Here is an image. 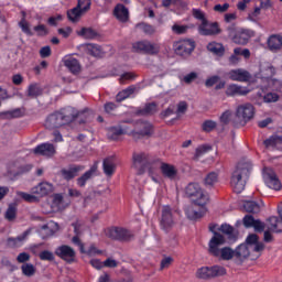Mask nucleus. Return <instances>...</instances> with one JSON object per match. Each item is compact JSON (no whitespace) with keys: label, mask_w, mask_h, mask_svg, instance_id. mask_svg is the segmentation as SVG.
Wrapping results in <instances>:
<instances>
[{"label":"nucleus","mask_w":282,"mask_h":282,"mask_svg":"<svg viewBox=\"0 0 282 282\" xmlns=\"http://www.w3.org/2000/svg\"><path fill=\"white\" fill-rule=\"evenodd\" d=\"M213 147L208 144L200 145L196 149V158H200V155H204V153H208V151H212Z\"/></svg>","instance_id":"nucleus-59"},{"label":"nucleus","mask_w":282,"mask_h":282,"mask_svg":"<svg viewBox=\"0 0 282 282\" xmlns=\"http://www.w3.org/2000/svg\"><path fill=\"white\" fill-rule=\"evenodd\" d=\"M29 98H39L43 96V88L39 84H31L28 88Z\"/></svg>","instance_id":"nucleus-40"},{"label":"nucleus","mask_w":282,"mask_h":282,"mask_svg":"<svg viewBox=\"0 0 282 282\" xmlns=\"http://www.w3.org/2000/svg\"><path fill=\"white\" fill-rule=\"evenodd\" d=\"M4 116H7V118H22L23 110H21V108L9 110L4 112Z\"/></svg>","instance_id":"nucleus-55"},{"label":"nucleus","mask_w":282,"mask_h":282,"mask_svg":"<svg viewBox=\"0 0 282 282\" xmlns=\"http://www.w3.org/2000/svg\"><path fill=\"white\" fill-rule=\"evenodd\" d=\"M226 243V237L220 232H215L208 242V253L212 257H219L221 246Z\"/></svg>","instance_id":"nucleus-10"},{"label":"nucleus","mask_w":282,"mask_h":282,"mask_svg":"<svg viewBox=\"0 0 282 282\" xmlns=\"http://www.w3.org/2000/svg\"><path fill=\"white\" fill-rule=\"evenodd\" d=\"M248 94H250V89L237 84H231L226 89V96H248Z\"/></svg>","instance_id":"nucleus-24"},{"label":"nucleus","mask_w":282,"mask_h":282,"mask_svg":"<svg viewBox=\"0 0 282 282\" xmlns=\"http://www.w3.org/2000/svg\"><path fill=\"white\" fill-rule=\"evenodd\" d=\"M77 35L82 36V39L94 41V39H98L100 36V33H98L94 28H82L80 31H77Z\"/></svg>","instance_id":"nucleus-28"},{"label":"nucleus","mask_w":282,"mask_h":282,"mask_svg":"<svg viewBox=\"0 0 282 282\" xmlns=\"http://www.w3.org/2000/svg\"><path fill=\"white\" fill-rule=\"evenodd\" d=\"M267 44L270 52H280L282 48V36L279 34H273L269 36Z\"/></svg>","instance_id":"nucleus-25"},{"label":"nucleus","mask_w":282,"mask_h":282,"mask_svg":"<svg viewBox=\"0 0 282 282\" xmlns=\"http://www.w3.org/2000/svg\"><path fill=\"white\" fill-rule=\"evenodd\" d=\"M252 228L254 229V232H263L265 230V223L260 219H256Z\"/></svg>","instance_id":"nucleus-62"},{"label":"nucleus","mask_w":282,"mask_h":282,"mask_svg":"<svg viewBox=\"0 0 282 282\" xmlns=\"http://www.w3.org/2000/svg\"><path fill=\"white\" fill-rule=\"evenodd\" d=\"M174 52L177 56H182V58H188L191 54L195 51V41L192 40H183L177 42L174 46Z\"/></svg>","instance_id":"nucleus-11"},{"label":"nucleus","mask_w":282,"mask_h":282,"mask_svg":"<svg viewBox=\"0 0 282 282\" xmlns=\"http://www.w3.org/2000/svg\"><path fill=\"white\" fill-rule=\"evenodd\" d=\"M133 50H135V52H141L142 54H149L150 56H155L160 54V44L152 43L149 40H144V41L134 43Z\"/></svg>","instance_id":"nucleus-9"},{"label":"nucleus","mask_w":282,"mask_h":282,"mask_svg":"<svg viewBox=\"0 0 282 282\" xmlns=\"http://www.w3.org/2000/svg\"><path fill=\"white\" fill-rule=\"evenodd\" d=\"M39 258L41 261H54V253L48 250L40 252Z\"/></svg>","instance_id":"nucleus-57"},{"label":"nucleus","mask_w":282,"mask_h":282,"mask_svg":"<svg viewBox=\"0 0 282 282\" xmlns=\"http://www.w3.org/2000/svg\"><path fill=\"white\" fill-rule=\"evenodd\" d=\"M33 30L35 32H37V36H47V34H48L47 28H45L44 24H39V25L34 26Z\"/></svg>","instance_id":"nucleus-63"},{"label":"nucleus","mask_w":282,"mask_h":282,"mask_svg":"<svg viewBox=\"0 0 282 282\" xmlns=\"http://www.w3.org/2000/svg\"><path fill=\"white\" fill-rule=\"evenodd\" d=\"M113 17L120 21V23H127L129 21V9L124 4H117L113 9Z\"/></svg>","instance_id":"nucleus-23"},{"label":"nucleus","mask_w":282,"mask_h":282,"mask_svg":"<svg viewBox=\"0 0 282 282\" xmlns=\"http://www.w3.org/2000/svg\"><path fill=\"white\" fill-rule=\"evenodd\" d=\"M218 175L215 172H210L204 180V184L207 188H213L217 184Z\"/></svg>","instance_id":"nucleus-48"},{"label":"nucleus","mask_w":282,"mask_h":282,"mask_svg":"<svg viewBox=\"0 0 282 282\" xmlns=\"http://www.w3.org/2000/svg\"><path fill=\"white\" fill-rule=\"evenodd\" d=\"M65 67L69 69L72 74H79L80 73V63H78V59L74 57H68L64 61Z\"/></svg>","instance_id":"nucleus-31"},{"label":"nucleus","mask_w":282,"mask_h":282,"mask_svg":"<svg viewBox=\"0 0 282 282\" xmlns=\"http://www.w3.org/2000/svg\"><path fill=\"white\" fill-rule=\"evenodd\" d=\"M18 197L24 199V202H29V204H35L39 202V196L36 194H29L25 192H17Z\"/></svg>","instance_id":"nucleus-44"},{"label":"nucleus","mask_w":282,"mask_h":282,"mask_svg":"<svg viewBox=\"0 0 282 282\" xmlns=\"http://www.w3.org/2000/svg\"><path fill=\"white\" fill-rule=\"evenodd\" d=\"M86 54L94 56L95 58H102L105 56V51L102 46L94 43L86 44Z\"/></svg>","instance_id":"nucleus-27"},{"label":"nucleus","mask_w":282,"mask_h":282,"mask_svg":"<svg viewBox=\"0 0 282 282\" xmlns=\"http://www.w3.org/2000/svg\"><path fill=\"white\" fill-rule=\"evenodd\" d=\"M263 181L269 188H272L273 191H281V181H279V177L276 176V173H274V170L270 167L264 169Z\"/></svg>","instance_id":"nucleus-14"},{"label":"nucleus","mask_w":282,"mask_h":282,"mask_svg":"<svg viewBox=\"0 0 282 282\" xmlns=\"http://www.w3.org/2000/svg\"><path fill=\"white\" fill-rule=\"evenodd\" d=\"M21 270L24 276H34V274H36V267H34L32 263L22 264Z\"/></svg>","instance_id":"nucleus-47"},{"label":"nucleus","mask_w":282,"mask_h":282,"mask_svg":"<svg viewBox=\"0 0 282 282\" xmlns=\"http://www.w3.org/2000/svg\"><path fill=\"white\" fill-rule=\"evenodd\" d=\"M236 127L238 124H241L242 127L246 126L248 122H250V120L254 118V106H252V104H245L238 106L236 109Z\"/></svg>","instance_id":"nucleus-6"},{"label":"nucleus","mask_w":282,"mask_h":282,"mask_svg":"<svg viewBox=\"0 0 282 282\" xmlns=\"http://www.w3.org/2000/svg\"><path fill=\"white\" fill-rule=\"evenodd\" d=\"M172 32H174V34H186V32H188V26L174 24L172 26Z\"/></svg>","instance_id":"nucleus-60"},{"label":"nucleus","mask_w":282,"mask_h":282,"mask_svg":"<svg viewBox=\"0 0 282 282\" xmlns=\"http://www.w3.org/2000/svg\"><path fill=\"white\" fill-rule=\"evenodd\" d=\"M254 36V32L246 29L238 30L236 33V36L232 40V43H236V45H248L250 39Z\"/></svg>","instance_id":"nucleus-20"},{"label":"nucleus","mask_w":282,"mask_h":282,"mask_svg":"<svg viewBox=\"0 0 282 282\" xmlns=\"http://www.w3.org/2000/svg\"><path fill=\"white\" fill-rule=\"evenodd\" d=\"M217 259H221V261H230L234 259L235 262V250L230 247H224L220 249Z\"/></svg>","instance_id":"nucleus-35"},{"label":"nucleus","mask_w":282,"mask_h":282,"mask_svg":"<svg viewBox=\"0 0 282 282\" xmlns=\"http://www.w3.org/2000/svg\"><path fill=\"white\" fill-rule=\"evenodd\" d=\"M17 261L18 263H28V261H30V253L28 252H21L18 257H17Z\"/></svg>","instance_id":"nucleus-64"},{"label":"nucleus","mask_w":282,"mask_h":282,"mask_svg":"<svg viewBox=\"0 0 282 282\" xmlns=\"http://www.w3.org/2000/svg\"><path fill=\"white\" fill-rule=\"evenodd\" d=\"M257 219H254V216L252 215H246L242 219V224L245 226V228H252L254 226V221Z\"/></svg>","instance_id":"nucleus-58"},{"label":"nucleus","mask_w":282,"mask_h":282,"mask_svg":"<svg viewBox=\"0 0 282 282\" xmlns=\"http://www.w3.org/2000/svg\"><path fill=\"white\" fill-rule=\"evenodd\" d=\"M278 214L280 218L271 216L267 219V227L271 232H282V203L278 206Z\"/></svg>","instance_id":"nucleus-16"},{"label":"nucleus","mask_w":282,"mask_h":282,"mask_svg":"<svg viewBox=\"0 0 282 282\" xmlns=\"http://www.w3.org/2000/svg\"><path fill=\"white\" fill-rule=\"evenodd\" d=\"M155 113H158V104L154 101L145 104L143 109L137 110V116H153Z\"/></svg>","instance_id":"nucleus-29"},{"label":"nucleus","mask_w":282,"mask_h":282,"mask_svg":"<svg viewBox=\"0 0 282 282\" xmlns=\"http://www.w3.org/2000/svg\"><path fill=\"white\" fill-rule=\"evenodd\" d=\"M196 276L205 281L217 279L218 276H226V268L221 265L202 267L197 270Z\"/></svg>","instance_id":"nucleus-7"},{"label":"nucleus","mask_w":282,"mask_h":282,"mask_svg":"<svg viewBox=\"0 0 282 282\" xmlns=\"http://www.w3.org/2000/svg\"><path fill=\"white\" fill-rule=\"evenodd\" d=\"M219 80H221V77H219L218 75H214V76L206 79L205 86L206 87H214L215 85H217V83H219Z\"/></svg>","instance_id":"nucleus-61"},{"label":"nucleus","mask_w":282,"mask_h":282,"mask_svg":"<svg viewBox=\"0 0 282 282\" xmlns=\"http://www.w3.org/2000/svg\"><path fill=\"white\" fill-rule=\"evenodd\" d=\"M4 219L14 221L17 219V204H10L4 214Z\"/></svg>","instance_id":"nucleus-43"},{"label":"nucleus","mask_w":282,"mask_h":282,"mask_svg":"<svg viewBox=\"0 0 282 282\" xmlns=\"http://www.w3.org/2000/svg\"><path fill=\"white\" fill-rule=\"evenodd\" d=\"M217 128V122L213 121V120H206L203 124H202V129L203 131H205L206 133H210V131H214Z\"/></svg>","instance_id":"nucleus-52"},{"label":"nucleus","mask_w":282,"mask_h":282,"mask_svg":"<svg viewBox=\"0 0 282 282\" xmlns=\"http://www.w3.org/2000/svg\"><path fill=\"white\" fill-rule=\"evenodd\" d=\"M279 94L276 93H268L267 95L263 96L264 102H279Z\"/></svg>","instance_id":"nucleus-56"},{"label":"nucleus","mask_w":282,"mask_h":282,"mask_svg":"<svg viewBox=\"0 0 282 282\" xmlns=\"http://www.w3.org/2000/svg\"><path fill=\"white\" fill-rule=\"evenodd\" d=\"M120 135H124V130L122 128H120V127L110 128V130L108 132L109 140H118V138H120Z\"/></svg>","instance_id":"nucleus-49"},{"label":"nucleus","mask_w":282,"mask_h":282,"mask_svg":"<svg viewBox=\"0 0 282 282\" xmlns=\"http://www.w3.org/2000/svg\"><path fill=\"white\" fill-rule=\"evenodd\" d=\"M185 214L188 219H192V220L202 219V217H204V215H206V207L200 206V209L197 210V209H195V207L188 206L185 209Z\"/></svg>","instance_id":"nucleus-26"},{"label":"nucleus","mask_w":282,"mask_h":282,"mask_svg":"<svg viewBox=\"0 0 282 282\" xmlns=\"http://www.w3.org/2000/svg\"><path fill=\"white\" fill-rule=\"evenodd\" d=\"M159 224H160L161 230H163L164 232H171V230L175 228V224H177V219L175 218V210H173L171 206L164 205L161 208Z\"/></svg>","instance_id":"nucleus-5"},{"label":"nucleus","mask_w":282,"mask_h":282,"mask_svg":"<svg viewBox=\"0 0 282 282\" xmlns=\"http://www.w3.org/2000/svg\"><path fill=\"white\" fill-rule=\"evenodd\" d=\"M207 50L212 54H215L216 56H224L226 54V48L224 47V44L217 43V42H210L207 44Z\"/></svg>","instance_id":"nucleus-32"},{"label":"nucleus","mask_w":282,"mask_h":282,"mask_svg":"<svg viewBox=\"0 0 282 282\" xmlns=\"http://www.w3.org/2000/svg\"><path fill=\"white\" fill-rule=\"evenodd\" d=\"M260 73L262 74L263 78H272L276 74V69L272 64H264L260 68Z\"/></svg>","instance_id":"nucleus-42"},{"label":"nucleus","mask_w":282,"mask_h":282,"mask_svg":"<svg viewBox=\"0 0 282 282\" xmlns=\"http://www.w3.org/2000/svg\"><path fill=\"white\" fill-rule=\"evenodd\" d=\"M151 164V159H149V154L144 152H133L132 154V169L137 170L138 175H143L144 171L149 169Z\"/></svg>","instance_id":"nucleus-8"},{"label":"nucleus","mask_w":282,"mask_h":282,"mask_svg":"<svg viewBox=\"0 0 282 282\" xmlns=\"http://www.w3.org/2000/svg\"><path fill=\"white\" fill-rule=\"evenodd\" d=\"M55 254L67 263H74V259H76V251L74 250V248L67 245H62L57 247L55 250Z\"/></svg>","instance_id":"nucleus-15"},{"label":"nucleus","mask_w":282,"mask_h":282,"mask_svg":"<svg viewBox=\"0 0 282 282\" xmlns=\"http://www.w3.org/2000/svg\"><path fill=\"white\" fill-rule=\"evenodd\" d=\"M97 167L93 166L86 173H84L80 177L77 178V184L83 188L91 177L96 174Z\"/></svg>","instance_id":"nucleus-36"},{"label":"nucleus","mask_w":282,"mask_h":282,"mask_svg":"<svg viewBox=\"0 0 282 282\" xmlns=\"http://www.w3.org/2000/svg\"><path fill=\"white\" fill-rule=\"evenodd\" d=\"M19 25L24 32V34H28V36H32L34 33H32V30H30V24H28V21H25V18H23L20 22Z\"/></svg>","instance_id":"nucleus-54"},{"label":"nucleus","mask_w":282,"mask_h":282,"mask_svg":"<svg viewBox=\"0 0 282 282\" xmlns=\"http://www.w3.org/2000/svg\"><path fill=\"white\" fill-rule=\"evenodd\" d=\"M134 127L137 131L141 132V135H151V129H153L149 121H137Z\"/></svg>","instance_id":"nucleus-34"},{"label":"nucleus","mask_w":282,"mask_h":282,"mask_svg":"<svg viewBox=\"0 0 282 282\" xmlns=\"http://www.w3.org/2000/svg\"><path fill=\"white\" fill-rule=\"evenodd\" d=\"M77 8L85 14L91 9V0H78Z\"/></svg>","instance_id":"nucleus-51"},{"label":"nucleus","mask_w":282,"mask_h":282,"mask_svg":"<svg viewBox=\"0 0 282 282\" xmlns=\"http://www.w3.org/2000/svg\"><path fill=\"white\" fill-rule=\"evenodd\" d=\"M54 191V185L47 182H41L36 186L31 188L32 195H36L39 197H47L50 193Z\"/></svg>","instance_id":"nucleus-17"},{"label":"nucleus","mask_w":282,"mask_h":282,"mask_svg":"<svg viewBox=\"0 0 282 282\" xmlns=\"http://www.w3.org/2000/svg\"><path fill=\"white\" fill-rule=\"evenodd\" d=\"M135 86H129L128 88L119 91L116 96L117 102H122V100H127V98L133 96L135 94Z\"/></svg>","instance_id":"nucleus-37"},{"label":"nucleus","mask_w":282,"mask_h":282,"mask_svg":"<svg viewBox=\"0 0 282 282\" xmlns=\"http://www.w3.org/2000/svg\"><path fill=\"white\" fill-rule=\"evenodd\" d=\"M72 226L74 227L75 235L80 236L83 232H85V221L77 219L76 221L72 223Z\"/></svg>","instance_id":"nucleus-50"},{"label":"nucleus","mask_w":282,"mask_h":282,"mask_svg":"<svg viewBox=\"0 0 282 282\" xmlns=\"http://www.w3.org/2000/svg\"><path fill=\"white\" fill-rule=\"evenodd\" d=\"M229 78L230 80H236L237 83H250L252 75L250 72L243 68H238L229 72Z\"/></svg>","instance_id":"nucleus-18"},{"label":"nucleus","mask_w":282,"mask_h":282,"mask_svg":"<svg viewBox=\"0 0 282 282\" xmlns=\"http://www.w3.org/2000/svg\"><path fill=\"white\" fill-rule=\"evenodd\" d=\"M242 206L246 213H251L252 215L261 213V206L254 200H245Z\"/></svg>","instance_id":"nucleus-33"},{"label":"nucleus","mask_w":282,"mask_h":282,"mask_svg":"<svg viewBox=\"0 0 282 282\" xmlns=\"http://www.w3.org/2000/svg\"><path fill=\"white\" fill-rule=\"evenodd\" d=\"M185 195L194 202L195 206H206L210 199L197 183H188L185 187Z\"/></svg>","instance_id":"nucleus-4"},{"label":"nucleus","mask_w":282,"mask_h":282,"mask_svg":"<svg viewBox=\"0 0 282 282\" xmlns=\"http://www.w3.org/2000/svg\"><path fill=\"white\" fill-rule=\"evenodd\" d=\"M198 33L200 36H217L221 34V29L219 28V23L217 22H208V20H204L198 25Z\"/></svg>","instance_id":"nucleus-12"},{"label":"nucleus","mask_w":282,"mask_h":282,"mask_svg":"<svg viewBox=\"0 0 282 282\" xmlns=\"http://www.w3.org/2000/svg\"><path fill=\"white\" fill-rule=\"evenodd\" d=\"M219 232L223 235H227L228 239H237V235L235 234V227L224 224L218 228Z\"/></svg>","instance_id":"nucleus-41"},{"label":"nucleus","mask_w":282,"mask_h":282,"mask_svg":"<svg viewBox=\"0 0 282 282\" xmlns=\"http://www.w3.org/2000/svg\"><path fill=\"white\" fill-rule=\"evenodd\" d=\"M250 171H252V164L250 163H242L237 166L230 182L235 193L239 194L246 188V180H248Z\"/></svg>","instance_id":"nucleus-3"},{"label":"nucleus","mask_w":282,"mask_h":282,"mask_svg":"<svg viewBox=\"0 0 282 282\" xmlns=\"http://www.w3.org/2000/svg\"><path fill=\"white\" fill-rule=\"evenodd\" d=\"M30 232H32V230L28 229L22 235L15 238H8L7 239L8 248H20V246H23V241H25L28 237H30Z\"/></svg>","instance_id":"nucleus-22"},{"label":"nucleus","mask_w":282,"mask_h":282,"mask_svg":"<svg viewBox=\"0 0 282 282\" xmlns=\"http://www.w3.org/2000/svg\"><path fill=\"white\" fill-rule=\"evenodd\" d=\"M135 28L142 30V32H144V34H147L148 36H153V34L155 33V26L144 22L138 23Z\"/></svg>","instance_id":"nucleus-45"},{"label":"nucleus","mask_w":282,"mask_h":282,"mask_svg":"<svg viewBox=\"0 0 282 282\" xmlns=\"http://www.w3.org/2000/svg\"><path fill=\"white\" fill-rule=\"evenodd\" d=\"M279 144H282L281 135L274 134L269 139L264 140V147H267V149H270V147H279Z\"/></svg>","instance_id":"nucleus-46"},{"label":"nucleus","mask_w":282,"mask_h":282,"mask_svg":"<svg viewBox=\"0 0 282 282\" xmlns=\"http://www.w3.org/2000/svg\"><path fill=\"white\" fill-rule=\"evenodd\" d=\"M79 116L80 112L76 108L67 107L50 115L45 121V127L46 129H61V127L74 122Z\"/></svg>","instance_id":"nucleus-2"},{"label":"nucleus","mask_w":282,"mask_h":282,"mask_svg":"<svg viewBox=\"0 0 282 282\" xmlns=\"http://www.w3.org/2000/svg\"><path fill=\"white\" fill-rule=\"evenodd\" d=\"M83 14V11L76 6L75 8L67 11V19L68 21H72V23H77Z\"/></svg>","instance_id":"nucleus-39"},{"label":"nucleus","mask_w":282,"mask_h":282,"mask_svg":"<svg viewBox=\"0 0 282 282\" xmlns=\"http://www.w3.org/2000/svg\"><path fill=\"white\" fill-rule=\"evenodd\" d=\"M33 153L44 158H53L56 154V148L52 143H42L33 150Z\"/></svg>","instance_id":"nucleus-19"},{"label":"nucleus","mask_w":282,"mask_h":282,"mask_svg":"<svg viewBox=\"0 0 282 282\" xmlns=\"http://www.w3.org/2000/svg\"><path fill=\"white\" fill-rule=\"evenodd\" d=\"M263 250H265V243L259 241L257 234H250L246 238V241L234 250L235 263L241 265L243 261H248V259L257 261L263 253Z\"/></svg>","instance_id":"nucleus-1"},{"label":"nucleus","mask_w":282,"mask_h":282,"mask_svg":"<svg viewBox=\"0 0 282 282\" xmlns=\"http://www.w3.org/2000/svg\"><path fill=\"white\" fill-rule=\"evenodd\" d=\"M106 235L109 239H115L116 241H130V239H133V235L129 230L120 227L107 229Z\"/></svg>","instance_id":"nucleus-13"},{"label":"nucleus","mask_w":282,"mask_h":282,"mask_svg":"<svg viewBox=\"0 0 282 282\" xmlns=\"http://www.w3.org/2000/svg\"><path fill=\"white\" fill-rule=\"evenodd\" d=\"M173 257H166L164 256L163 259L161 260V264H160V270H166V268H171V265L173 264Z\"/></svg>","instance_id":"nucleus-53"},{"label":"nucleus","mask_w":282,"mask_h":282,"mask_svg":"<svg viewBox=\"0 0 282 282\" xmlns=\"http://www.w3.org/2000/svg\"><path fill=\"white\" fill-rule=\"evenodd\" d=\"M102 166H104L105 175H107L108 177H111V175L116 173V161H113V156L105 159Z\"/></svg>","instance_id":"nucleus-30"},{"label":"nucleus","mask_w":282,"mask_h":282,"mask_svg":"<svg viewBox=\"0 0 282 282\" xmlns=\"http://www.w3.org/2000/svg\"><path fill=\"white\" fill-rule=\"evenodd\" d=\"M80 171H85V166L83 165H69L67 169L61 170V175L64 180L69 182V180H74V177H78Z\"/></svg>","instance_id":"nucleus-21"},{"label":"nucleus","mask_w":282,"mask_h":282,"mask_svg":"<svg viewBox=\"0 0 282 282\" xmlns=\"http://www.w3.org/2000/svg\"><path fill=\"white\" fill-rule=\"evenodd\" d=\"M161 171H162V174L165 177H169L170 180H173V177H175V175H177V171L175 170V166H173L169 163H162Z\"/></svg>","instance_id":"nucleus-38"}]
</instances>
